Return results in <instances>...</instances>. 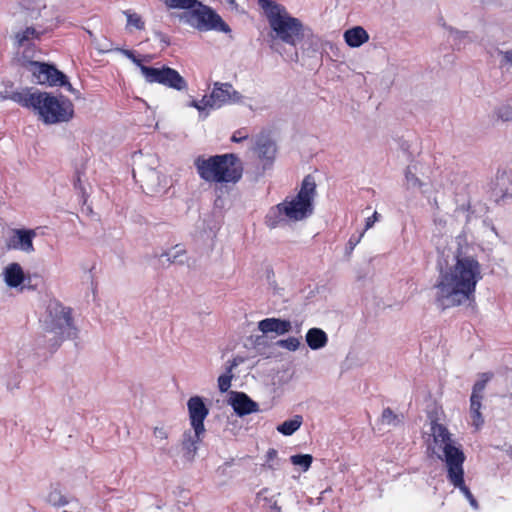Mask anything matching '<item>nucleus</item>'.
Returning a JSON list of instances; mask_svg holds the SVG:
<instances>
[{"label": "nucleus", "instance_id": "1", "mask_svg": "<svg viewBox=\"0 0 512 512\" xmlns=\"http://www.w3.org/2000/svg\"><path fill=\"white\" fill-rule=\"evenodd\" d=\"M482 279L479 262L470 256L457 257L453 266L441 270L436 301L442 309L474 301L477 283Z\"/></svg>", "mask_w": 512, "mask_h": 512}, {"label": "nucleus", "instance_id": "2", "mask_svg": "<svg viewBox=\"0 0 512 512\" xmlns=\"http://www.w3.org/2000/svg\"><path fill=\"white\" fill-rule=\"evenodd\" d=\"M316 196V183L311 175L304 177L300 190L295 197H288L281 203L270 208L265 216V224L273 229L285 219L301 221L313 212V201Z\"/></svg>", "mask_w": 512, "mask_h": 512}, {"label": "nucleus", "instance_id": "3", "mask_svg": "<svg viewBox=\"0 0 512 512\" xmlns=\"http://www.w3.org/2000/svg\"><path fill=\"white\" fill-rule=\"evenodd\" d=\"M194 166L199 177L207 182L224 186L237 184L243 176V164L234 153L198 156Z\"/></svg>", "mask_w": 512, "mask_h": 512}, {"label": "nucleus", "instance_id": "4", "mask_svg": "<svg viewBox=\"0 0 512 512\" xmlns=\"http://www.w3.org/2000/svg\"><path fill=\"white\" fill-rule=\"evenodd\" d=\"M265 11L274 38L296 46L303 39V25L298 18L290 16L286 8L272 0H259Z\"/></svg>", "mask_w": 512, "mask_h": 512}, {"label": "nucleus", "instance_id": "5", "mask_svg": "<svg viewBox=\"0 0 512 512\" xmlns=\"http://www.w3.org/2000/svg\"><path fill=\"white\" fill-rule=\"evenodd\" d=\"M36 112L39 119L45 124H58L69 122L74 117V105L72 101L63 96H54L47 92H42L40 100L37 102Z\"/></svg>", "mask_w": 512, "mask_h": 512}, {"label": "nucleus", "instance_id": "6", "mask_svg": "<svg viewBox=\"0 0 512 512\" xmlns=\"http://www.w3.org/2000/svg\"><path fill=\"white\" fill-rule=\"evenodd\" d=\"M121 52L139 67L142 75L148 83L161 84L178 91L187 89L186 80L177 70L165 65L160 68L146 66L141 63V60L135 56L132 50L122 49Z\"/></svg>", "mask_w": 512, "mask_h": 512}, {"label": "nucleus", "instance_id": "7", "mask_svg": "<svg viewBox=\"0 0 512 512\" xmlns=\"http://www.w3.org/2000/svg\"><path fill=\"white\" fill-rule=\"evenodd\" d=\"M433 441L442 454L438 458L445 462L447 470L454 468V465L462 466L465 462V454L459 446H456L451 438L448 429L440 423L433 422L431 425Z\"/></svg>", "mask_w": 512, "mask_h": 512}, {"label": "nucleus", "instance_id": "8", "mask_svg": "<svg viewBox=\"0 0 512 512\" xmlns=\"http://www.w3.org/2000/svg\"><path fill=\"white\" fill-rule=\"evenodd\" d=\"M187 22L199 31H218L229 33V25L212 8L197 1V4L185 14Z\"/></svg>", "mask_w": 512, "mask_h": 512}, {"label": "nucleus", "instance_id": "9", "mask_svg": "<svg viewBox=\"0 0 512 512\" xmlns=\"http://www.w3.org/2000/svg\"><path fill=\"white\" fill-rule=\"evenodd\" d=\"M52 318L50 332L54 333L62 341L76 336V328L73 325L71 308L64 307L60 303L49 306Z\"/></svg>", "mask_w": 512, "mask_h": 512}, {"label": "nucleus", "instance_id": "10", "mask_svg": "<svg viewBox=\"0 0 512 512\" xmlns=\"http://www.w3.org/2000/svg\"><path fill=\"white\" fill-rule=\"evenodd\" d=\"M242 95L236 91L232 84L215 82L210 95H205L206 105L209 109H218L225 105L236 104L242 101Z\"/></svg>", "mask_w": 512, "mask_h": 512}, {"label": "nucleus", "instance_id": "11", "mask_svg": "<svg viewBox=\"0 0 512 512\" xmlns=\"http://www.w3.org/2000/svg\"><path fill=\"white\" fill-rule=\"evenodd\" d=\"M33 67V76L36 82L41 85L67 87L71 90L72 86L68 82L65 74L59 71L56 67L30 60L29 62Z\"/></svg>", "mask_w": 512, "mask_h": 512}, {"label": "nucleus", "instance_id": "12", "mask_svg": "<svg viewBox=\"0 0 512 512\" xmlns=\"http://www.w3.org/2000/svg\"><path fill=\"white\" fill-rule=\"evenodd\" d=\"M493 374L491 372H484L480 374V379L475 382L472 388L470 397V416L473 425L478 429L483 423L484 419L480 412L482 407L483 392L486 388V384L492 379Z\"/></svg>", "mask_w": 512, "mask_h": 512}, {"label": "nucleus", "instance_id": "13", "mask_svg": "<svg viewBox=\"0 0 512 512\" xmlns=\"http://www.w3.org/2000/svg\"><path fill=\"white\" fill-rule=\"evenodd\" d=\"M42 34L34 27H26L14 35V47L18 53L22 49L21 54L24 62H30L36 57L37 47L33 41L40 40Z\"/></svg>", "mask_w": 512, "mask_h": 512}, {"label": "nucleus", "instance_id": "14", "mask_svg": "<svg viewBox=\"0 0 512 512\" xmlns=\"http://www.w3.org/2000/svg\"><path fill=\"white\" fill-rule=\"evenodd\" d=\"M37 233L34 229L14 228L10 230V235L5 241L8 250H19L27 254L35 251L34 239Z\"/></svg>", "mask_w": 512, "mask_h": 512}, {"label": "nucleus", "instance_id": "15", "mask_svg": "<svg viewBox=\"0 0 512 512\" xmlns=\"http://www.w3.org/2000/svg\"><path fill=\"white\" fill-rule=\"evenodd\" d=\"M189 419L197 437L205 433L204 420L209 414V409L200 396H192L187 402Z\"/></svg>", "mask_w": 512, "mask_h": 512}, {"label": "nucleus", "instance_id": "16", "mask_svg": "<svg viewBox=\"0 0 512 512\" xmlns=\"http://www.w3.org/2000/svg\"><path fill=\"white\" fill-rule=\"evenodd\" d=\"M447 478L449 482L455 487L458 488L465 498L469 501L470 505L477 509L478 508V502L470 489L466 486L464 481V468L462 466H457V464L454 465V468L448 469L447 471Z\"/></svg>", "mask_w": 512, "mask_h": 512}, {"label": "nucleus", "instance_id": "17", "mask_svg": "<svg viewBox=\"0 0 512 512\" xmlns=\"http://www.w3.org/2000/svg\"><path fill=\"white\" fill-rule=\"evenodd\" d=\"M230 404L238 416H245L259 410L258 403L243 392H234Z\"/></svg>", "mask_w": 512, "mask_h": 512}, {"label": "nucleus", "instance_id": "18", "mask_svg": "<svg viewBox=\"0 0 512 512\" xmlns=\"http://www.w3.org/2000/svg\"><path fill=\"white\" fill-rule=\"evenodd\" d=\"M258 328L264 334L274 332L278 335H283L288 333L292 326L289 320L280 318H266L258 323Z\"/></svg>", "mask_w": 512, "mask_h": 512}, {"label": "nucleus", "instance_id": "19", "mask_svg": "<svg viewBox=\"0 0 512 512\" xmlns=\"http://www.w3.org/2000/svg\"><path fill=\"white\" fill-rule=\"evenodd\" d=\"M41 93L40 91L34 93H30L29 91H15L10 94L9 99L22 107L31 108L36 112L38 106L37 102L40 100Z\"/></svg>", "mask_w": 512, "mask_h": 512}, {"label": "nucleus", "instance_id": "20", "mask_svg": "<svg viewBox=\"0 0 512 512\" xmlns=\"http://www.w3.org/2000/svg\"><path fill=\"white\" fill-rule=\"evenodd\" d=\"M344 40L348 46L356 48L366 43L369 35L363 27L356 26L344 32Z\"/></svg>", "mask_w": 512, "mask_h": 512}, {"label": "nucleus", "instance_id": "21", "mask_svg": "<svg viewBox=\"0 0 512 512\" xmlns=\"http://www.w3.org/2000/svg\"><path fill=\"white\" fill-rule=\"evenodd\" d=\"M5 282L9 287H18L24 281V272L20 264L11 263L4 270Z\"/></svg>", "mask_w": 512, "mask_h": 512}, {"label": "nucleus", "instance_id": "22", "mask_svg": "<svg viewBox=\"0 0 512 512\" xmlns=\"http://www.w3.org/2000/svg\"><path fill=\"white\" fill-rule=\"evenodd\" d=\"M327 341V334L322 329L311 328L306 334L307 345L313 350L323 348L327 344Z\"/></svg>", "mask_w": 512, "mask_h": 512}, {"label": "nucleus", "instance_id": "23", "mask_svg": "<svg viewBox=\"0 0 512 512\" xmlns=\"http://www.w3.org/2000/svg\"><path fill=\"white\" fill-rule=\"evenodd\" d=\"M256 151L260 158L273 159L276 147L272 140L266 137H260L256 142Z\"/></svg>", "mask_w": 512, "mask_h": 512}, {"label": "nucleus", "instance_id": "24", "mask_svg": "<svg viewBox=\"0 0 512 512\" xmlns=\"http://www.w3.org/2000/svg\"><path fill=\"white\" fill-rule=\"evenodd\" d=\"M302 422V416L296 415L292 419L285 420L280 424L277 427V431L285 436H290L300 428Z\"/></svg>", "mask_w": 512, "mask_h": 512}, {"label": "nucleus", "instance_id": "25", "mask_svg": "<svg viewBox=\"0 0 512 512\" xmlns=\"http://www.w3.org/2000/svg\"><path fill=\"white\" fill-rule=\"evenodd\" d=\"M202 436H198L195 433L192 437L190 433L184 434L182 441V448L189 457H193L197 451V444L201 441Z\"/></svg>", "mask_w": 512, "mask_h": 512}, {"label": "nucleus", "instance_id": "26", "mask_svg": "<svg viewBox=\"0 0 512 512\" xmlns=\"http://www.w3.org/2000/svg\"><path fill=\"white\" fill-rule=\"evenodd\" d=\"M124 14L127 18L126 29L132 30L133 28L136 30H144L145 29V21L142 19L141 15L131 10L124 11Z\"/></svg>", "mask_w": 512, "mask_h": 512}, {"label": "nucleus", "instance_id": "27", "mask_svg": "<svg viewBox=\"0 0 512 512\" xmlns=\"http://www.w3.org/2000/svg\"><path fill=\"white\" fill-rule=\"evenodd\" d=\"M290 461L293 465L300 466L303 471H307L313 462V457L310 454H296L290 457Z\"/></svg>", "mask_w": 512, "mask_h": 512}, {"label": "nucleus", "instance_id": "28", "mask_svg": "<svg viewBox=\"0 0 512 512\" xmlns=\"http://www.w3.org/2000/svg\"><path fill=\"white\" fill-rule=\"evenodd\" d=\"M381 422L386 425L396 426L400 423L399 416L392 411L390 408H385L382 411Z\"/></svg>", "mask_w": 512, "mask_h": 512}, {"label": "nucleus", "instance_id": "29", "mask_svg": "<svg viewBox=\"0 0 512 512\" xmlns=\"http://www.w3.org/2000/svg\"><path fill=\"white\" fill-rule=\"evenodd\" d=\"M268 492V488H263L261 489L257 495H256V498L257 499H264L265 501H267L270 505V509L273 511V512H281V507L278 505L277 501L274 500V496H271V497H267V496H264L265 493Z\"/></svg>", "mask_w": 512, "mask_h": 512}, {"label": "nucleus", "instance_id": "30", "mask_svg": "<svg viewBox=\"0 0 512 512\" xmlns=\"http://www.w3.org/2000/svg\"><path fill=\"white\" fill-rule=\"evenodd\" d=\"M233 378L232 373H228V370H226L225 374H222L218 378V388L221 392H226L231 387V381Z\"/></svg>", "mask_w": 512, "mask_h": 512}, {"label": "nucleus", "instance_id": "31", "mask_svg": "<svg viewBox=\"0 0 512 512\" xmlns=\"http://www.w3.org/2000/svg\"><path fill=\"white\" fill-rule=\"evenodd\" d=\"M248 137H249V133H248L247 129L240 128L232 134L231 141L234 143H240V142L248 139Z\"/></svg>", "mask_w": 512, "mask_h": 512}, {"label": "nucleus", "instance_id": "32", "mask_svg": "<svg viewBox=\"0 0 512 512\" xmlns=\"http://www.w3.org/2000/svg\"><path fill=\"white\" fill-rule=\"evenodd\" d=\"M299 340L295 337H290L286 340H280L279 341V345L288 349V350H291V351H295L298 347H299Z\"/></svg>", "mask_w": 512, "mask_h": 512}, {"label": "nucleus", "instance_id": "33", "mask_svg": "<svg viewBox=\"0 0 512 512\" xmlns=\"http://www.w3.org/2000/svg\"><path fill=\"white\" fill-rule=\"evenodd\" d=\"M498 118L503 121H511L512 120V106H503L499 108L497 112Z\"/></svg>", "mask_w": 512, "mask_h": 512}, {"label": "nucleus", "instance_id": "34", "mask_svg": "<svg viewBox=\"0 0 512 512\" xmlns=\"http://www.w3.org/2000/svg\"><path fill=\"white\" fill-rule=\"evenodd\" d=\"M364 234H365L364 231H362L358 235L353 234L349 238L347 246H348L350 252H352L354 250V248L358 245V243L361 241Z\"/></svg>", "mask_w": 512, "mask_h": 512}, {"label": "nucleus", "instance_id": "35", "mask_svg": "<svg viewBox=\"0 0 512 512\" xmlns=\"http://www.w3.org/2000/svg\"><path fill=\"white\" fill-rule=\"evenodd\" d=\"M278 452L275 448H269L266 453V465L269 469H273L272 462L277 458Z\"/></svg>", "mask_w": 512, "mask_h": 512}, {"label": "nucleus", "instance_id": "36", "mask_svg": "<svg viewBox=\"0 0 512 512\" xmlns=\"http://www.w3.org/2000/svg\"><path fill=\"white\" fill-rule=\"evenodd\" d=\"M405 177H406V180L409 183H411L413 186H419V187L422 186V182L420 181V179L415 174H413L411 171L407 170L405 173Z\"/></svg>", "mask_w": 512, "mask_h": 512}, {"label": "nucleus", "instance_id": "37", "mask_svg": "<svg viewBox=\"0 0 512 512\" xmlns=\"http://www.w3.org/2000/svg\"><path fill=\"white\" fill-rule=\"evenodd\" d=\"M206 103L207 102H205V96H204L200 101L192 100L190 103V106L194 107L198 111H203L205 109H209V106L206 105Z\"/></svg>", "mask_w": 512, "mask_h": 512}, {"label": "nucleus", "instance_id": "38", "mask_svg": "<svg viewBox=\"0 0 512 512\" xmlns=\"http://www.w3.org/2000/svg\"><path fill=\"white\" fill-rule=\"evenodd\" d=\"M378 216L379 214L375 211L372 216L366 219L365 227L363 229L364 233L374 225V223L378 220Z\"/></svg>", "mask_w": 512, "mask_h": 512}, {"label": "nucleus", "instance_id": "39", "mask_svg": "<svg viewBox=\"0 0 512 512\" xmlns=\"http://www.w3.org/2000/svg\"><path fill=\"white\" fill-rule=\"evenodd\" d=\"M154 436L161 440H166L168 438V433L164 428L156 427L154 429Z\"/></svg>", "mask_w": 512, "mask_h": 512}, {"label": "nucleus", "instance_id": "40", "mask_svg": "<svg viewBox=\"0 0 512 512\" xmlns=\"http://www.w3.org/2000/svg\"><path fill=\"white\" fill-rule=\"evenodd\" d=\"M243 361H244V359H243V358H241V357H239V356H238V357L233 358V360H232V361H230V365L227 367V369H226V370H228V373H232V370H233L236 366H238L240 363H242Z\"/></svg>", "mask_w": 512, "mask_h": 512}, {"label": "nucleus", "instance_id": "41", "mask_svg": "<svg viewBox=\"0 0 512 512\" xmlns=\"http://www.w3.org/2000/svg\"><path fill=\"white\" fill-rule=\"evenodd\" d=\"M505 63L512 64V50L503 53Z\"/></svg>", "mask_w": 512, "mask_h": 512}, {"label": "nucleus", "instance_id": "42", "mask_svg": "<svg viewBox=\"0 0 512 512\" xmlns=\"http://www.w3.org/2000/svg\"><path fill=\"white\" fill-rule=\"evenodd\" d=\"M506 453L509 456V458L512 459V446L507 448Z\"/></svg>", "mask_w": 512, "mask_h": 512}, {"label": "nucleus", "instance_id": "43", "mask_svg": "<svg viewBox=\"0 0 512 512\" xmlns=\"http://www.w3.org/2000/svg\"><path fill=\"white\" fill-rule=\"evenodd\" d=\"M178 257H179V255H174V256H173V259H171L170 257H168V260H170L172 263H175V262H177V260H176V259H177Z\"/></svg>", "mask_w": 512, "mask_h": 512}, {"label": "nucleus", "instance_id": "44", "mask_svg": "<svg viewBox=\"0 0 512 512\" xmlns=\"http://www.w3.org/2000/svg\"><path fill=\"white\" fill-rule=\"evenodd\" d=\"M162 40L168 45L169 44V41L164 39V37L162 38Z\"/></svg>", "mask_w": 512, "mask_h": 512}]
</instances>
